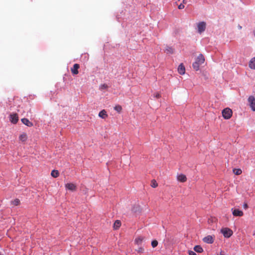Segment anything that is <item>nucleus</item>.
<instances>
[{
  "mask_svg": "<svg viewBox=\"0 0 255 255\" xmlns=\"http://www.w3.org/2000/svg\"><path fill=\"white\" fill-rule=\"evenodd\" d=\"M115 110L120 112L122 110V107L120 106H117L115 107Z\"/></svg>",
  "mask_w": 255,
  "mask_h": 255,
  "instance_id": "obj_28",
  "label": "nucleus"
},
{
  "mask_svg": "<svg viewBox=\"0 0 255 255\" xmlns=\"http://www.w3.org/2000/svg\"><path fill=\"white\" fill-rule=\"evenodd\" d=\"M222 115L225 119H229L232 115V111L229 108H226L223 110Z\"/></svg>",
  "mask_w": 255,
  "mask_h": 255,
  "instance_id": "obj_1",
  "label": "nucleus"
},
{
  "mask_svg": "<svg viewBox=\"0 0 255 255\" xmlns=\"http://www.w3.org/2000/svg\"><path fill=\"white\" fill-rule=\"evenodd\" d=\"M206 23L205 22H200L197 25L198 32L199 33H201L205 30L206 29Z\"/></svg>",
  "mask_w": 255,
  "mask_h": 255,
  "instance_id": "obj_3",
  "label": "nucleus"
},
{
  "mask_svg": "<svg viewBox=\"0 0 255 255\" xmlns=\"http://www.w3.org/2000/svg\"><path fill=\"white\" fill-rule=\"evenodd\" d=\"M232 210L233 211V212H232L233 215L234 216H239V217H241V216H242L243 215V212L241 210H240L238 209H234V210H233V209H232Z\"/></svg>",
  "mask_w": 255,
  "mask_h": 255,
  "instance_id": "obj_6",
  "label": "nucleus"
},
{
  "mask_svg": "<svg viewBox=\"0 0 255 255\" xmlns=\"http://www.w3.org/2000/svg\"><path fill=\"white\" fill-rule=\"evenodd\" d=\"M184 7V5L183 3H181L178 5V8L180 9H183Z\"/></svg>",
  "mask_w": 255,
  "mask_h": 255,
  "instance_id": "obj_29",
  "label": "nucleus"
},
{
  "mask_svg": "<svg viewBox=\"0 0 255 255\" xmlns=\"http://www.w3.org/2000/svg\"><path fill=\"white\" fill-rule=\"evenodd\" d=\"M194 250L197 253H202L203 251V249L200 246H196L194 248Z\"/></svg>",
  "mask_w": 255,
  "mask_h": 255,
  "instance_id": "obj_17",
  "label": "nucleus"
},
{
  "mask_svg": "<svg viewBox=\"0 0 255 255\" xmlns=\"http://www.w3.org/2000/svg\"><path fill=\"white\" fill-rule=\"evenodd\" d=\"M178 71L180 74L183 75L185 73V67L183 64H180L178 68Z\"/></svg>",
  "mask_w": 255,
  "mask_h": 255,
  "instance_id": "obj_13",
  "label": "nucleus"
},
{
  "mask_svg": "<svg viewBox=\"0 0 255 255\" xmlns=\"http://www.w3.org/2000/svg\"><path fill=\"white\" fill-rule=\"evenodd\" d=\"M205 61L204 56L202 54H200L196 59V61L197 62L199 63L200 64H202L204 63Z\"/></svg>",
  "mask_w": 255,
  "mask_h": 255,
  "instance_id": "obj_12",
  "label": "nucleus"
},
{
  "mask_svg": "<svg viewBox=\"0 0 255 255\" xmlns=\"http://www.w3.org/2000/svg\"><path fill=\"white\" fill-rule=\"evenodd\" d=\"M121 222L119 220H117L114 224L113 227L115 229H118L121 226Z\"/></svg>",
  "mask_w": 255,
  "mask_h": 255,
  "instance_id": "obj_16",
  "label": "nucleus"
},
{
  "mask_svg": "<svg viewBox=\"0 0 255 255\" xmlns=\"http://www.w3.org/2000/svg\"><path fill=\"white\" fill-rule=\"evenodd\" d=\"M221 233L223 234L225 238H229L233 234L232 231L228 228H223L221 230Z\"/></svg>",
  "mask_w": 255,
  "mask_h": 255,
  "instance_id": "obj_2",
  "label": "nucleus"
},
{
  "mask_svg": "<svg viewBox=\"0 0 255 255\" xmlns=\"http://www.w3.org/2000/svg\"><path fill=\"white\" fill-rule=\"evenodd\" d=\"M51 175L53 177H55V178L57 177L59 175L58 171L57 170H52L51 172Z\"/></svg>",
  "mask_w": 255,
  "mask_h": 255,
  "instance_id": "obj_22",
  "label": "nucleus"
},
{
  "mask_svg": "<svg viewBox=\"0 0 255 255\" xmlns=\"http://www.w3.org/2000/svg\"><path fill=\"white\" fill-rule=\"evenodd\" d=\"M203 241L207 244H212L213 242V239L211 236H207L203 239Z\"/></svg>",
  "mask_w": 255,
  "mask_h": 255,
  "instance_id": "obj_8",
  "label": "nucleus"
},
{
  "mask_svg": "<svg viewBox=\"0 0 255 255\" xmlns=\"http://www.w3.org/2000/svg\"><path fill=\"white\" fill-rule=\"evenodd\" d=\"M143 239L144 238L143 237H139L135 239V242L137 245H139L142 243Z\"/></svg>",
  "mask_w": 255,
  "mask_h": 255,
  "instance_id": "obj_18",
  "label": "nucleus"
},
{
  "mask_svg": "<svg viewBox=\"0 0 255 255\" xmlns=\"http://www.w3.org/2000/svg\"><path fill=\"white\" fill-rule=\"evenodd\" d=\"M248 101L252 110L255 111V98L253 96H250L248 99Z\"/></svg>",
  "mask_w": 255,
  "mask_h": 255,
  "instance_id": "obj_4",
  "label": "nucleus"
},
{
  "mask_svg": "<svg viewBox=\"0 0 255 255\" xmlns=\"http://www.w3.org/2000/svg\"><path fill=\"white\" fill-rule=\"evenodd\" d=\"M234 173L236 175H240L242 173V170L240 169H234L233 170Z\"/></svg>",
  "mask_w": 255,
  "mask_h": 255,
  "instance_id": "obj_23",
  "label": "nucleus"
},
{
  "mask_svg": "<svg viewBox=\"0 0 255 255\" xmlns=\"http://www.w3.org/2000/svg\"><path fill=\"white\" fill-rule=\"evenodd\" d=\"M155 97L156 98H158L160 97V95H159V94H158V93H156V94L155 95Z\"/></svg>",
  "mask_w": 255,
  "mask_h": 255,
  "instance_id": "obj_33",
  "label": "nucleus"
},
{
  "mask_svg": "<svg viewBox=\"0 0 255 255\" xmlns=\"http://www.w3.org/2000/svg\"><path fill=\"white\" fill-rule=\"evenodd\" d=\"M248 205L247 203H245L244 205H243V207L245 208V209H247L248 208Z\"/></svg>",
  "mask_w": 255,
  "mask_h": 255,
  "instance_id": "obj_32",
  "label": "nucleus"
},
{
  "mask_svg": "<svg viewBox=\"0 0 255 255\" xmlns=\"http://www.w3.org/2000/svg\"><path fill=\"white\" fill-rule=\"evenodd\" d=\"M165 52L167 54H172V53H173V49L171 47L167 46L166 49H165Z\"/></svg>",
  "mask_w": 255,
  "mask_h": 255,
  "instance_id": "obj_20",
  "label": "nucleus"
},
{
  "mask_svg": "<svg viewBox=\"0 0 255 255\" xmlns=\"http://www.w3.org/2000/svg\"><path fill=\"white\" fill-rule=\"evenodd\" d=\"M99 116L102 119H104L107 117L108 115L106 111L105 110H103L99 113Z\"/></svg>",
  "mask_w": 255,
  "mask_h": 255,
  "instance_id": "obj_14",
  "label": "nucleus"
},
{
  "mask_svg": "<svg viewBox=\"0 0 255 255\" xmlns=\"http://www.w3.org/2000/svg\"><path fill=\"white\" fill-rule=\"evenodd\" d=\"M185 2H185V0H183V3H185Z\"/></svg>",
  "mask_w": 255,
  "mask_h": 255,
  "instance_id": "obj_35",
  "label": "nucleus"
},
{
  "mask_svg": "<svg viewBox=\"0 0 255 255\" xmlns=\"http://www.w3.org/2000/svg\"><path fill=\"white\" fill-rule=\"evenodd\" d=\"M19 138L22 141H25L27 139V136L26 133H23L19 136Z\"/></svg>",
  "mask_w": 255,
  "mask_h": 255,
  "instance_id": "obj_19",
  "label": "nucleus"
},
{
  "mask_svg": "<svg viewBox=\"0 0 255 255\" xmlns=\"http://www.w3.org/2000/svg\"><path fill=\"white\" fill-rule=\"evenodd\" d=\"M18 120V117L16 114H12L10 115V121L13 124H16Z\"/></svg>",
  "mask_w": 255,
  "mask_h": 255,
  "instance_id": "obj_5",
  "label": "nucleus"
},
{
  "mask_svg": "<svg viewBox=\"0 0 255 255\" xmlns=\"http://www.w3.org/2000/svg\"><path fill=\"white\" fill-rule=\"evenodd\" d=\"M65 186L67 189L72 191H73L76 189V186L73 183H67L66 184Z\"/></svg>",
  "mask_w": 255,
  "mask_h": 255,
  "instance_id": "obj_10",
  "label": "nucleus"
},
{
  "mask_svg": "<svg viewBox=\"0 0 255 255\" xmlns=\"http://www.w3.org/2000/svg\"><path fill=\"white\" fill-rule=\"evenodd\" d=\"M11 203L13 205H15V206H17L19 204V200L18 199H15L13 201H11Z\"/></svg>",
  "mask_w": 255,
  "mask_h": 255,
  "instance_id": "obj_24",
  "label": "nucleus"
},
{
  "mask_svg": "<svg viewBox=\"0 0 255 255\" xmlns=\"http://www.w3.org/2000/svg\"><path fill=\"white\" fill-rule=\"evenodd\" d=\"M137 251L139 253H142L143 251V249L141 247H139V248H138V249Z\"/></svg>",
  "mask_w": 255,
  "mask_h": 255,
  "instance_id": "obj_30",
  "label": "nucleus"
},
{
  "mask_svg": "<svg viewBox=\"0 0 255 255\" xmlns=\"http://www.w3.org/2000/svg\"><path fill=\"white\" fill-rule=\"evenodd\" d=\"M108 88V85L106 84H102L100 87V89L101 90L106 89Z\"/></svg>",
  "mask_w": 255,
  "mask_h": 255,
  "instance_id": "obj_26",
  "label": "nucleus"
},
{
  "mask_svg": "<svg viewBox=\"0 0 255 255\" xmlns=\"http://www.w3.org/2000/svg\"><path fill=\"white\" fill-rule=\"evenodd\" d=\"M21 121L24 125L27 126L28 127H31L33 125V123L30 122L27 119L23 118L21 120Z\"/></svg>",
  "mask_w": 255,
  "mask_h": 255,
  "instance_id": "obj_7",
  "label": "nucleus"
},
{
  "mask_svg": "<svg viewBox=\"0 0 255 255\" xmlns=\"http://www.w3.org/2000/svg\"><path fill=\"white\" fill-rule=\"evenodd\" d=\"M151 186L153 187V188H155L157 186V183H156V182L155 181V180H152L151 181Z\"/></svg>",
  "mask_w": 255,
  "mask_h": 255,
  "instance_id": "obj_27",
  "label": "nucleus"
},
{
  "mask_svg": "<svg viewBox=\"0 0 255 255\" xmlns=\"http://www.w3.org/2000/svg\"><path fill=\"white\" fill-rule=\"evenodd\" d=\"M249 66L251 69L255 70V57L250 60Z\"/></svg>",
  "mask_w": 255,
  "mask_h": 255,
  "instance_id": "obj_11",
  "label": "nucleus"
},
{
  "mask_svg": "<svg viewBox=\"0 0 255 255\" xmlns=\"http://www.w3.org/2000/svg\"><path fill=\"white\" fill-rule=\"evenodd\" d=\"M80 66L78 64H75L73 67L71 68V72L74 75H76L78 73V69L79 68Z\"/></svg>",
  "mask_w": 255,
  "mask_h": 255,
  "instance_id": "obj_9",
  "label": "nucleus"
},
{
  "mask_svg": "<svg viewBox=\"0 0 255 255\" xmlns=\"http://www.w3.org/2000/svg\"><path fill=\"white\" fill-rule=\"evenodd\" d=\"M177 179L180 182H184L186 180V177L183 174H180L177 176Z\"/></svg>",
  "mask_w": 255,
  "mask_h": 255,
  "instance_id": "obj_15",
  "label": "nucleus"
},
{
  "mask_svg": "<svg viewBox=\"0 0 255 255\" xmlns=\"http://www.w3.org/2000/svg\"><path fill=\"white\" fill-rule=\"evenodd\" d=\"M201 64H199V63L197 62L196 61H195L193 63V68L196 70V71H197L199 70V66Z\"/></svg>",
  "mask_w": 255,
  "mask_h": 255,
  "instance_id": "obj_21",
  "label": "nucleus"
},
{
  "mask_svg": "<svg viewBox=\"0 0 255 255\" xmlns=\"http://www.w3.org/2000/svg\"><path fill=\"white\" fill-rule=\"evenodd\" d=\"M238 27L239 29H241L242 28V26H241L240 25H238Z\"/></svg>",
  "mask_w": 255,
  "mask_h": 255,
  "instance_id": "obj_34",
  "label": "nucleus"
},
{
  "mask_svg": "<svg viewBox=\"0 0 255 255\" xmlns=\"http://www.w3.org/2000/svg\"><path fill=\"white\" fill-rule=\"evenodd\" d=\"M158 245V242L156 240H153L151 242V246L153 248L156 247Z\"/></svg>",
  "mask_w": 255,
  "mask_h": 255,
  "instance_id": "obj_25",
  "label": "nucleus"
},
{
  "mask_svg": "<svg viewBox=\"0 0 255 255\" xmlns=\"http://www.w3.org/2000/svg\"><path fill=\"white\" fill-rule=\"evenodd\" d=\"M189 255H197L194 252L192 251H189Z\"/></svg>",
  "mask_w": 255,
  "mask_h": 255,
  "instance_id": "obj_31",
  "label": "nucleus"
}]
</instances>
